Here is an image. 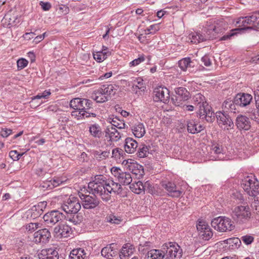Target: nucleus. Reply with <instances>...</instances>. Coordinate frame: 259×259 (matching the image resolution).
Here are the masks:
<instances>
[{"mask_svg":"<svg viewBox=\"0 0 259 259\" xmlns=\"http://www.w3.org/2000/svg\"><path fill=\"white\" fill-rule=\"evenodd\" d=\"M195 108H198L197 116L201 119H205L208 122H212L215 118L211 108L205 101V97L200 93L196 94L193 97Z\"/></svg>","mask_w":259,"mask_h":259,"instance_id":"nucleus-1","label":"nucleus"},{"mask_svg":"<svg viewBox=\"0 0 259 259\" xmlns=\"http://www.w3.org/2000/svg\"><path fill=\"white\" fill-rule=\"evenodd\" d=\"M102 179H95L89 183V188L94 194L100 196L103 201L107 202L111 199L110 194L113 190L111 183L108 184L104 183V181H101Z\"/></svg>","mask_w":259,"mask_h":259,"instance_id":"nucleus-2","label":"nucleus"},{"mask_svg":"<svg viewBox=\"0 0 259 259\" xmlns=\"http://www.w3.org/2000/svg\"><path fill=\"white\" fill-rule=\"evenodd\" d=\"M231 214L234 221L244 224L249 221L251 213L248 206L239 205L232 209Z\"/></svg>","mask_w":259,"mask_h":259,"instance_id":"nucleus-3","label":"nucleus"},{"mask_svg":"<svg viewBox=\"0 0 259 259\" xmlns=\"http://www.w3.org/2000/svg\"><path fill=\"white\" fill-rule=\"evenodd\" d=\"M211 226L216 230L224 232L233 230L235 226L231 220L226 217H219L213 219L211 222Z\"/></svg>","mask_w":259,"mask_h":259,"instance_id":"nucleus-4","label":"nucleus"},{"mask_svg":"<svg viewBox=\"0 0 259 259\" xmlns=\"http://www.w3.org/2000/svg\"><path fill=\"white\" fill-rule=\"evenodd\" d=\"M162 249L164 259L180 258L182 255V250L175 242L165 243L162 245Z\"/></svg>","mask_w":259,"mask_h":259,"instance_id":"nucleus-5","label":"nucleus"},{"mask_svg":"<svg viewBox=\"0 0 259 259\" xmlns=\"http://www.w3.org/2000/svg\"><path fill=\"white\" fill-rule=\"evenodd\" d=\"M259 19V12L254 13L250 16L239 17L236 21L239 29H254L256 21Z\"/></svg>","mask_w":259,"mask_h":259,"instance_id":"nucleus-6","label":"nucleus"},{"mask_svg":"<svg viewBox=\"0 0 259 259\" xmlns=\"http://www.w3.org/2000/svg\"><path fill=\"white\" fill-rule=\"evenodd\" d=\"M61 209L66 213H77L81 208L78 199L70 196L61 205Z\"/></svg>","mask_w":259,"mask_h":259,"instance_id":"nucleus-7","label":"nucleus"},{"mask_svg":"<svg viewBox=\"0 0 259 259\" xmlns=\"http://www.w3.org/2000/svg\"><path fill=\"white\" fill-rule=\"evenodd\" d=\"M81 111H79L78 114H77L76 111H73L71 113L72 116L76 117L77 119H84L85 118H88L91 116L93 117H96V114L93 113H90L89 110L92 108V102L87 99H82L81 102Z\"/></svg>","mask_w":259,"mask_h":259,"instance_id":"nucleus-8","label":"nucleus"},{"mask_svg":"<svg viewBox=\"0 0 259 259\" xmlns=\"http://www.w3.org/2000/svg\"><path fill=\"white\" fill-rule=\"evenodd\" d=\"M64 217V214L60 211L54 210L46 213L44 215L43 219L46 225L48 227H52L62 220Z\"/></svg>","mask_w":259,"mask_h":259,"instance_id":"nucleus-9","label":"nucleus"},{"mask_svg":"<svg viewBox=\"0 0 259 259\" xmlns=\"http://www.w3.org/2000/svg\"><path fill=\"white\" fill-rule=\"evenodd\" d=\"M215 116L219 126L224 130H229L234 126V123L230 116L224 112H217Z\"/></svg>","mask_w":259,"mask_h":259,"instance_id":"nucleus-10","label":"nucleus"},{"mask_svg":"<svg viewBox=\"0 0 259 259\" xmlns=\"http://www.w3.org/2000/svg\"><path fill=\"white\" fill-rule=\"evenodd\" d=\"M241 185L244 190L250 195L255 196L259 193V181L257 179H248Z\"/></svg>","mask_w":259,"mask_h":259,"instance_id":"nucleus-11","label":"nucleus"},{"mask_svg":"<svg viewBox=\"0 0 259 259\" xmlns=\"http://www.w3.org/2000/svg\"><path fill=\"white\" fill-rule=\"evenodd\" d=\"M196 227L200 239L206 241L209 240L212 237V231L205 222H199Z\"/></svg>","mask_w":259,"mask_h":259,"instance_id":"nucleus-12","label":"nucleus"},{"mask_svg":"<svg viewBox=\"0 0 259 259\" xmlns=\"http://www.w3.org/2000/svg\"><path fill=\"white\" fill-rule=\"evenodd\" d=\"M47 204V202L41 201L33 206L26 211L27 218L33 220L38 218L42 214Z\"/></svg>","mask_w":259,"mask_h":259,"instance_id":"nucleus-13","label":"nucleus"},{"mask_svg":"<svg viewBox=\"0 0 259 259\" xmlns=\"http://www.w3.org/2000/svg\"><path fill=\"white\" fill-rule=\"evenodd\" d=\"M92 195L81 194L80 199L82 201V206L85 209H92L97 207L99 204V200L96 195L92 192Z\"/></svg>","mask_w":259,"mask_h":259,"instance_id":"nucleus-14","label":"nucleus"},{"mask_svg":"<svg viewBox=\"0 0 259 259\" xmlns=\"http://www.w3.org/2000/svg\"><path fill=\"white\" fill-rule=\"evenodd\" d=\"M153 95L154 100L155 102L161 101L165 103L169 101V91L165 87L156 88L154 90Z\"/></svg>","mask_w":259,"mask_h":259,"instance_id":"nucleus-15","label":"nucleus"},{"mask_svg":"<svg viewBox=\"0 0 259 259\" xmlns=\"http://www.w3.org/2000/svg\"><path fill=\"white\" fill-rule=\"evenodd\" d=\"M51 237V233L49 230L43 229L34 233L33 241L36 243H46L49 242Z\"/></svg>","mask_w":259,"mask_h":259,"instance_id":"nucleus-16","label":"nucleus"},{"mask_svg":"<svg viewBox=\"0 0 259 259\" xmlns=\"http://www.w3.org/2000/svg\"><path fill=\"white\" fill-rule=\"evenodd\" d=\"M54 232L57 238H66L71 234V229L68 225L62 224L56 226Z\"/></svg>","mask_w":259,"mask_h":259,"instance_id":"nucleus-17","label":"nucleus"},{"mask_svg":"<svg viewBox=\"0 0 259 259\" xmlns=\"http://www.w3.org/2000/svg\"><path fill=\"white\" fill-rule=\"evenodd\" d=\"M252 100V96L249 94L241 93L235 97V103L237 106L244 107L249 105Z\"/></svg>","mask_w":259,"mask_h":259,"instance_id":"nucleus-18","label":"nucleus"},{"mask_svg":"<svg viewBox=\"0 0 259 259\" xmlns=\"http://www.w3.org/2000/svg\"><path fill=\"white\" fill-rule=\"evenodd\" d=\"M235 124L240 131H248L251 127V123L249 118L242 114L238 115L236 117Z\"/></svg>","mask_w":259,"mask_h":259,"instance_id":"nucleus-19","label":"nucleus"},{"mask_svg":"<svg viewBox=\"0 0 259 259\" xmlns=\"http://www.w3.org/2000/svg\"><path fill=\"white\" fill-rule=\"evenodd\" d=\"M37 255L39 259H59L58 252L54 248L42 249Z\"/></svg>","mask_w":259,"mask_h":259,"instance_id":"nucleus-20","label":"nucleus"},{"mask_svg":"<svg viewBox=\"0 0 259 259\" xmlns=\"http://www.w3.org/2000/svg\"><path fill=\"white\" fill-rule=\"evenodd\" d=\"M162 185L168 192L170 196L172 197H179L182 194V191L177 190L176 185L171 182L164 181L162 182Z\"/></svg>","mask_w":259,"mask_h":259,"instance_id":"nucleus-21","label":"nucleus"},{"mask_svg":"<svg viewBox=\"0 0 259 259\" xmlns=\"http://www.w3.org/2000/svg\"><path fill=\"white\" fill-rule=\"evenodd\" d=\"M105 137L111 141H118L121 137V134L113 126H108L105 131Z\"/></svg>","mask_w":259,"mask_h":259,"instance_id":"nucleus-22","label":"nucleus"},{"mask_svg":"<svg viewBox=\"0 0 259 259\" xmlns=\"http://www.w3.org/2000/svg\"><path fill=\"white\" fill-rule=\"evenodd\" d=\"M189 39L191 42L193 44H198L202 41H206L209 39V38L212 37V35L208 34L207 35H203L198 32H193L189 35Z\"/></svg>","mask_w":259,"mask_h":259,"instance_id":"nucleus-23","label":"nucleus"},{"mask_svg":"<svg viewBox=\"0 0 259 259\" xmlns=\"http://www.w3.org/2000/svg\"><path fill=\"white\" fill-rule=\"evenodd\" d=\"M116 246L114 244H110V245L103 248L101 250V254L107 259H111L113 256L117 254V250L114 248Z\"/></svg>","mask_w":259,"mask_h":259,"instance_id":"nucleus-24","label":"nucleus"},{"mask_svg":"<svg viewBox=\"0 0 259 259\" xmlns=\"http://www.w3.org/2000/svg\"><path fill=\"white\" fill-rule=\"evenodd\" d=\"M89 254L82 248L73 249L70 253L69 259H88Z\"/></svg>","mask_w":259,"mask_h":259,"instance_id":"nucleus-25","label":"nucleus"},{"mask_svg":"<svg viewBox=\"0 0 259 259\" xmlns=\"http://www.w3.org/2000/svg\"><path fill=\"white\" fill-rule=\"evenodd\" d=\"M138 146L137 142L132 138H126L124 142V149L126 152L132 154L134 153Z\"/></svg>","mask_w":259,"mask_h":259,"instance_id":"nucleus-26","label":"nucleus"},{"mask_svg":"<svg viewBox=\"0 0 259 259\" xmlns=\"http://www.w3.org/2000/svg\"><path fill=\"white\" fill-rule=\"evenodd\" d=\"M236 106L237 105L235 103V98L234 100H231L230 99L226 100L222 105L223 111L224 112H232L235 113L237 110Z\"/></svg>","mask_w":259,"mask_h":259,"instance_id":"nucleus-27","label":"nucleus"},{"mask_svg":"<svg viewBox=\"0 0 259 259\" xmlns=\"http://www.w3.org/2000/svg\"><path fill=\"white\" fill-rule=\"evenodd\" d=\"M129 169L133 174L138 177V178L142 177L144 175L143 166L137 162L131 163L128 165Z\"/></svg>","mask_w":259,"mask_h":259,"instance_id":"nucleus-28","label":"nucleus"},{"mask_svg":"<svg viewBox=\"0 0 259 259\" xmlns=\"http://www.w3.org/2000/svg\"><path fill=\"white\" fill-rule=\"evenodd\" d=\"M118 87L116 84H104L100 88L102 92L109 99L111 97L114 95L117 90Z\"/></svg>","mask_w":259,"mask_h":259,"instance_id":"nucleus-29","label":"nucleus"},{"mask_svg":"<svg viewBox=\"0 0 259 259\" xmlns=\"http://www.w3.org/2000/svg\"><path fill=\"white\" fill-rule=\"evenodd\" d=\"M89 133L93 137L96 139H100L103 136L101 126L97 123L90 125L89 127Z\"/></svg>","mask_w":259,"mask_h":259,"instance_id":"nucleus-30","label":"nucleus"},{"mask_svg":"<svg viewBox=\"0 0 259 259\" xmlns=\"http://www.w3.org/2000/svg\"><path fill=\"white\" fill-rule=\"evenodd\" d=\"M63 182L61 179H51L50 180H46L41 184V186L45 189L51 190L55 187L59 186L62 184Z\"/></svg>","mask_w":259,"mask_h":259,"instance_id":"nucleus-31","label":"nucleus"},{"mask_svg":"<svg viewBox=\"0 0 259 259\" xmlns=\"http://www.w3.org/2000/svg\"><path fill=\"white\" fill-rule=\"evenodd\" d=\"M187 126L188 132L193 134L200 133L203 130L202 126L201 125L197 126L196 121L193 120H189L187 121Z\"/></svg>","mask_w":259,"mask_h":259,"instance_id":"nucleus-32","label":"nucleus"},{"mask_svg":"<svg viewBox=\"0 0 259 259\" xmlns=\"http://www.w3.org/2000/svg\"><path fill=\"white\" fill-rule=\"evenodd\" d=\"M132 131L136 138H142L145 134V129L144 124L142 123H138L132 127Z\"/></svg>","mask_w":259,"mask_h":259,"instance_id":"nucleus-33","label":"nucleus"},{"mask_svg":"<svg viewBox=\"0 0 259 259\" xmlns=\"http://www.w3.org/2000/svg\"><path fill=\"white\" fill-rule=\"evenodd\" d=\"M133 246L130 244H124L119 253L120 259H128V257L133 254Z\"/></svg>","mask_w":259,"mask_h":259,"instance_id":"nucleus-34","label":"nucleus"},{"mask_svg":"<svg viewBox=\"0 0 259 259\" xmlns=\"http://www.w3.org/2000/svg\"><path fill=\"white\" fill-rule=\"evenodd\" d=\"M175 93L177 95V98L181 100L186 101L190 97V93L185 88L179 87L176 88Z\"/></svg>","mask_w":259,"mask_h":259,"instance_id":"nucleus-35","label":"nucleus"},{"mask_svg":"<svg viewBox=\"0 0 259 259\" xmlns=\"http://www.w3.org/2000/svg\"><path fill=\"white\" fill-rule=\"evenodd\" d=\"M146 259H164L162 249L161 250L152 249L148 251Z\"/></svg>","mask_w":259,"mask_h":259,"instance_id":"nucleus-36","label":"nucleus"},{"mask_svg":"<svg viewBox=\"0 0 259 259\" xmlns=\"http://www.w3.org/2000/svg\"><path fill=\"white\" fill-rule=\"evenodd\" d=\"M92 98L97 103H104L109 100L105 94L102 92L100 88L93 94Z\"/></svg>","mask_w":259,"mask_h":259,"instance_id":"nucleus-37","label":"nucleus"},{"mask_svg":"<svg viewBox=\"0 0 259 259\" xmlns=\"http://www.w3.org/2000/svg\"><path fill=\"white\" fill-rule=\"evenodd\" d=\"M145 185L141 181H135L131 184L130 188L134 193L139 194L144 191Z\"/></svg>","mask_w":259,"mask_h":259,"instance_id":"nucleus-38","label":"nucleus"},{"mask_svg":"<svg viewBox=\"0 0 259 259\" xmlns=\"http://www.w3.org/2000/svg\"><path fill=\"white\" fill-rule=\"evenodd\" d=\"M107 49L108 48H106V49L93 53L94 58L98 62L103 61L110 54L109 52L107 51Z\"/></svg>","mask_w":259,"mask_h":259,"instance_id":"nucleus-39","label":"nucleus"},{"mask_svg":"<svg viewBox=\"0 0 259 259\" xmlns=\"http://www.w3.org/2000/svg\"><path fill=\"white\" fill-rule=\"evenodd\" d=\"M224 29L220 28L219 26H210L208 28H205L204 30V31L205 32V33H203V35H207L210 34V35H212V37L209 38L210 39H213L215 38L216 36V34L221 33L223 32Z\"/></svg>","mask_w":259,"mask_h":259,"instance_id":"nucleus-40","label":"nucleus"},{"mask_svg":"<svg viewBox=\"0 0 259 259\" xmlns=\"http://www.w3.org/2000/svg\"><path fill=\"white\" fill-rule=\"evenodd\" d=\"M72 215L67 216L66 220L69 222L72 223L73 225L79 224L83 220V217L81 215L78 213H71Z\"/></svg>","mask_w":259,"mask_h":259,"instance_id":"nucleus-41","label":"nucleus"},{"mask_svg":"<svg viewBox=\"0 0 259 259\" xmlns=\"http://www.w3.org/2000/svg\"><path fill=\"white\" fill-rule=\"evenodd\" d=\"M82 99L80 98H75L71 100L70 102V106L71 108L73 109L74 111H76L77 114L79 112V111H81V108Z\"/></svg>","mask_w":259,"mask_h":259,"instance_id":"nucleus-42","label":"nucleus"},{"mask_svg":"<svg viewBox=\"0 0 259 259\" xmlns=\"http://www.w3.org/2000/svg\"><path fill=\"white\" fill-rule=\"evenodd\" d=\"M109 122L111 124L110 126H113L115 128H117L119 130L125 128V124L123 120L119 119L117 117L112 119H109Z\"/></svg>","mask_w":259,"mask_h":259,"instance_id":"nucleus-43","label":"nucleus"},{"mask_svg":"<svg viewBox=\"0 0 259 259\" xmlns=\"http://www.w3.org/2000/svg\"><path fill=\"white\" fill-rule=\"evenodd\" d=\"M211 149L213 151L214 153L219 155L218 156V160H223V157L221 156H220V155H223V148L222 145L218 143L214 144L212 145Z\"/></svg>","mask_w":259,"mask_h":259,"instance_id":"nucleus-44","label":"nucleus"},{"mask_svg":"<svg viewBox=\"0 0 259 259\" xmlns=\"http://www.w3.org/2000/svg\"><path fill=\"white\" fill-rule=\"evenodd\" d=\"M119 180L120 179H114V181L111 179V187H112L111 190H113V191L114 192L119 193L121 191V182Z\"/></svg>","mask_w":259,"mask_h":259,"instance_id":"nucleus-45","label":"nucleus"},{"mask_svg":"<svg viewBox=\"0 0 259 259\" xmlns=\"http://www.w3.org/2000/svg\"><path fill=\"white\" fill-rule=\"evenodd\" d=\"M132 82L134 91L137 92L138 90H141L143 88V80L140 78H133Z\"/></svg>","mask_w":259,"mask_h":259,"instance_id":"nucleus-46","label":"nucleus"},{"mask_svg":"<svg viewBox=\"0 0 259 259\" xmlns=\"http://www.w3.org/2000/svg\"><path fill=\"white\" fill-rule=\"evenodd\" d=\"M110 155L109 151H104L101 152L100 151H95L94 152V157L99 160L105 159L107 158Z\"/></svg>","mask_w":259,"mask_h":259,"instance_id":"nucleus-47","label":"nucleus"},{"mask_svg":"<svg viewBox=\"0 0 259 259\" xmlns=\"http://www.w3.org/2000/svg\"><path fill=\"white\" fill-rule=\"evenodd\" d=\"M191 61L189 58H184L179 61V66L183 71H186L187 68L191 66Z\"/></svg>","mask_w":259,"mask_h":259,"instance_id":"nucleus-48","label":"nucleus"},{"mask_svg":"<svg viewBox=\"0 0 259 259\" xmlns=\"http://www.w3.org/2000/svg\"><path fill=\"white\" fill-rule=\"evenodd\" d=\"M149 153V148L148 146L142 145L140 146L137 155L140 158H144L147 156Z\"/></svg>","mask_w":259,"mask_h":259,"instance_id":"nucleus-49","label":"nucleus"},{"mask_svg":"<svg viewBox=\"0 0 259 259\" xmlns=\"http://www.w3.org/2000/svg\"><path fill=\"white\" fill-rule=\"evenodd\" d=\"M107 222L112 224H119L121 222V220L114 215H110L107 216L106 218Z\"/></svg>","mask_w":259,"mask_h":259,"instance_id":"nucleus-50","label":"nucleus"},{"mask_svg":"<svg viewBox=\"0 0 259 259\" xmlns=\"http://www.w3.org/2000/svg\"><path fill=\"white\" fill-rule=\"evenodd\" d=\"M24 154V153L19 154L16 150L11 151L9 153L10 157L14 161L18 160Z\"/></svg>","mask_w":259,"mask_h":259,"instance_id":"nucleus-51","label":"nucleus"},{"mask_svg":"<svg viewBox=\"0 0 259 259\" xmlns=\"http://www.w3.org/2000/svg\"><path fill=\"white\" fill-rule=\"evenodd\" d=\"M112 154L113 157H114L115 159H118L123 155L124 152L121 149L117 148L113 149Z\"/></svg>","mask_w":259,"mask_h":259,"instance_id":"nucleus-52","label":"nucleus"},{"mask_svg":"<svg viewBox=\"0 0 259 259\" xmlns=\"http://www.w3.org/2000/svg\"><path fill=\"white\" fill-rule=\"evenodd\" d=\"M145 61L144 56L142 55L140 56L139 58L135 59L133 61H131L130 63V66L131 67L136 66L140 64L141 63L144 62Z\"/></svg>","mask_w":259,"mask_h":259,"instance_id":"nucleus-53","label":"nucleus"},{"mask_svg":"<svg viewBox=\"0 0 259 259\" xmlns=\"http://www.w3.org/2000/svg\"><path fill=\"white\" fill-rule=\"evenodd\" d=\"M38 223H29L26 226V229L28 232L32 233L37 229L38 227Z\"/></svg>","mask_w":259,"mask_h":259,"instance_id":"nucleus-54","label":"nucleus"},{"mask_svg":"<svg viewBox=\"0 0 259 259\" xmlns=\"http://www.w3.org/2000/svg\"><path fill=\"white\" fill-rule=\"evenodd\" d=\"M28 62L25 59L21 58L17 61V66L19 69L25 68L28 65Z\"/></svg>","mask_w":259,"mask_h":259,"instance_id":"nucleus-55","label":"nucleus"},{"mask_svg":"<svg viewBox=\"0 0 259 259\" xmlns=\"http://www.w3.org/2000/svg\"><path fill=\"white\" fill-rule=\"evenodd\" d=\"M241 240L245 244L249 245L253 242L254 238L251 236L245 235L241 237Z\"/></svg>","mask_w":259,"mask_h":259,"instance_id":"nucleus-56","label":"nucleus"},{"mask_svg":"<svg viewBox=\"0 0 259 259\" xmlns=\"http://www.w3.org/2000/svg\"><path fill=\"white\" fill-rule=\"evenodd\" d=\"M111 172L112 175H114L115 177H117V178H123V177L121 176L120 172H121V170L118 167H113L111 170Z\"/></svg>","mask_w":259,"mask_h":259,"instance_id":"nucleus-57","label":"nucleus"},{"mask_svg":"<svg viewBox=\"0 0 259 259\" xmlns=\"http://www.w3.org/2000/svg\"><path fill=\"white\" fill-rule=\"evenodd\" d=\"M239 30H240L239 28L232 29L231 30V32L229 33V34H228L227 35H225L223 36H222L220 38V40H226L229 39L231 36L234 35L236 33V31H239Z\"/></svg>","mask_w":259,"mask_h":259,"instance_id":"nucleus-58","label":"nucleus"},{"mask_svg":"<svg viewBox=\"0 0 259 259\" xmlns=\"http://www.w3.org/2000/svg\"><path fill=\"white\" fill-rule=\"evenodd\" d=\"M39 5L41 7L42 10L44 11H48L51 8V5L49 2H44L42 1H40Z\"/></svg>","mask_w":259,"mask_h":259,"instance_id":"nucleus-59","label":"nucleus"},{"mask_svg":"<svg viewBox=\"0 0 259 259\" xmlns=\"http://www.w3.org/2000/svg\"><path fill=\"white\" fill-rule=\"evenodd\" d=\"M12 131L11 129L3 128L1 131V135L4 138L8 137L12 134Z\"/></svg>","mask_w":259,"mask_h":259,"instance_id":"nucleus-60","label":"nucleus"},{"mask_svg":"<svg viewBox=\"0 0 259 259\" xmlns=\"http://www.w3.org/2000/svg\"><path fill=\"white\" fill-rule=\"evenodd\" d=\"M89 170V167H81L79 170H77L76 172V176L80 177L82 176L83 174L87 172Z\"/></svg>","mask_w":259,"mask_h":259,"instance_id":"nucleus-61","label":"nucleus"},{"mask_svg":"<svg viewBox=\"0 0 259 259\" xmlns=\"http://www.w3.org/2000/svg\"><path fill=\"white\" fill-rule=\"evenodd\" d=\"M202 62L206 66H209L211 64V62L208 56L205 55L201 58Z\"/></svg>","mask_w":259,"mask_h":259,"instance_id":"nucleus-62","label":"nucleus"},{"mask_svg":"<svg viewBox=\"0 0 259 259\" xmlns=\"http://www.w3.org/2000/svg\"><path fill=\"white\" fill-rule=\"evenodd\" d=\"M195 107V106L194 107L193 105H186V104L184 105L183 106V108L184 110L188 111H193Z\"/></svg>","mask_w":259,"mask_h":259,"instance_id":"nucleus-63","label":"nucleus"},{"mask_svg":"<svg viewBox=\"0 0 259 259\" xmlns=\"http://www.w3.org/2000/svg\"><path fill=\"white\" fill-rule=\"evenodd\" d=\"M51 95L50 91H45L42 93L41 94L42 98L47 99Z\"/></svg>","mask_w":259,"mask_h":259,"instance_id":"nucleus-64","label":"nucleus"}]
</instances>
